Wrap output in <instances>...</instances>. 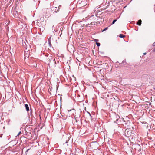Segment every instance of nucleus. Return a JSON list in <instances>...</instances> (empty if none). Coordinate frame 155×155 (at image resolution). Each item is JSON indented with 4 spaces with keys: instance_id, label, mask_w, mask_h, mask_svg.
I'll return each instance as SVG.
<instances>
[{
    "instance_id": "f257e3e1",
    "label": "nucleus",
    "mask_w": 155,
    "mask_h": 155,
    "mask_svg": "<svg viewBox=\"0 0 155 155\" xmlns=\"http://www.w3.org/2000/svg\"><path fill=\"white\" fill-rule=\"evenodd\" d=\"M125 135L127 137H130L131 136V132L130 130L129 131L128 129H126L125 131Z\"/></svg>"
},
{
    "instance_id": "f03ea898",
    "label": "nucleus",
    "mask_w": 155,
    "mask_h": 155,
    "mask_svg": "<svg viewBox=\"0 0 155 155\" xmlns=\"http://www.w3.org/2000/svg\"><path fill=\"white\" fill-rule=\"evenodd\" d=\"M50 63L56 64V61L54 58L53 57L50 56L48 58Z\"/></svg>"
},
{
    "instance_id": "7ed1b4c3",
    "label": "nucleus",
    "mask_w": 155,
    "mask_h": 155,
    "mask_svg": "<svg viewBox=\"0 0 155 155\" xmlns=\"http://www.w3.org/2000/svg\"><path fill=\"white\" fill-rule=\"evenodd\" d=\"M61 7L62 6L61 5H59L58 8L57 7H53L52 9H53V10H54L55 12H57L59 11V9H60Z\"/></svg>"
},
{
    "instance_id": "20e7f679",
    "label": "nucleus",
    "mask_w": 155,
    "mask_h": 155,
    "mask_svg": "<svg viewBox=\"0 0 155 155\" xmlns=\"http://www.w3.org/2000/svg\"><path fill=\"white\" fill-rule=\"evenodd\" d=\"M25 106L27 111L28 112L29 111V107L28 105V104H25Z\"/></svg>"
},
{
    "instance_id": "39448f33",
    "label": "nucleus",
    "mask_w": 155,
    "mask_h": 155,
    "mask_svg": "<svg viewBox=\"0 0 155 155\" xmlns=\"http://www.w3.org/2000/svg\"><path fill=\"white\" fill-rule=\"evenodd\" d=\"M36 64L35 62H33L32 64H30L29 65L30 66L32 67H36Z\"/></svg>"
},
{
    "instance_id": "423d86ee",
    "label": "nucleus",
    "mask_w": 155,
    "mask_h": 155,
    "mask_svg": "<svg viewBox=\"0 0 155 155\" xmlns=\"http://www.w3.org/2000/svg\"><path fill=\"white\" fill-rule=\"evenodd\" d=\"M142 22V21L140 19L138 20V22L137 23V24L139 25H141V24Z\"/></svg>"
},
{
    "instance_id": "0eeeda50",
    "label": "nucleus",
    "mask_w": 155,
    "mask_h": 155,
    "mask_svg": "<svg viewBox=\"0 0 155 155\" xmlns=\"http://www.w3.org/2000/svg\"><path fill=\"white\" fill-rule=\"evenodd\" d=\"M85 2V1H82L81 2V6L82 7H83V6H85V5L86 4L84 3Z\"/></svg>"
},
{
    "instance_id": "6e6552de",
    "label": "nucleus",
    "mask_w": 155,
    "mask_h": 155,
    "mask_svg": "<svg viewBox=\"0 0 155 155\" xmlns=\"http://www.w3.org/2000/svg\"><path fill=\"white\" fill-rule=\"evenodd\" d=\"M125 37L124 35L122 34H120L119 35V37L121 38H124Z\"/></svg>"
},
{
    "instance_id": "1a4fd4ad",
    "label": "nucleus",
    "mask_w": 155,
    "mask_h": 155,
    "mask_svg": "<svg viewBox=\"0 0 155 155\" xmlns=\"http://www.w3.org/2000/svg\"><path fill=\"white\" fill-rule=\"evenodd\" d=\"M116 118H117V120H116V121H115V122L117 123V121L118 120V119L119 118V116H116Z\"/></svg>"
},
{
    "instance_id": "9d476101",
    "label": "nucleus",
    "mask_w": 155,
    "mask_h": 155,
    "mask_svg": "<svg viewBox=\"0 0 155 155\" xmlns=\"http://www.w3.org/2000/svg\"><path fill=\"white\" fill-rule=\"evenodd\" d=\"M122 63H123V64H124V65H126L127 64V63L126 62L125 60H124L123 61Z\"/></svg>"
},
{
    "instance_id": "9b49d317",
    "label": "nucleus",
    "mask_w": 155,
    "mask_h": 155,
    "mask_svg": "<svg viewBox=\"0 0 155 155\" xmlns=\"http://www.w3.org/2000/svg\"><path fill=\"white\" fill-rule=\"evenodd\" d=\"M108 29V27H106V28H105L102 31V32H103V31H105L107 30V29Z\"/></svg>"
},
{
    "instance_id": "f8f14e48",
    "label": "nucleus",
    "mask_w": 155,
    "mask_h": 155,
    "mask_svg": "<svg viewBox=\"0 0 155 155\" xmlns=\"http://www.w3.org/2000/svg\"><path fill=\"white\" fill-rule=\"evenodd\" d=\"M116 21H117V20H116V19L114 20L112 22V24H114L116 22Z\"/></svg>"
},
{
    "instance_id": "ddd939ff",
    "label": "nucleus",
    "mask_w": 155,
    "mask_h": 155,
    "mask_svg": "<svg viewBox=\"0 0 155 155\" xmlns=\"http://www.w3.org/2000/svg\"><path fill=\"white\" fill-rule=\"evenodd\" d=\"M96 45L97 46H99L100 45V44L99 43L96 42Z\"/></svg>"
},
{
    "instance_id": "4468645a",
    "label": "nucleus",
    "mask_w": 155,
    "mask_h": 155,
    "mask_svg": "<svg viewBox=\"0 0 155 155\" xmlns=\"http://www.w3.org/2000/svg\"><path fill=\"white\" fill-rule=\"evenodd\" d=\"M48 44H49V47L51 48V42H48Z\"/></svg>"
},
{
    "instance_id": "2eb2a0df",
    "label": "nucleus",
    "mask_w": 155,
    "mask_h": 155,
    "mask_svg": "<svg viewBox=\"0 0 155 155\" xmlns=\"http://www.w3.org/2000/svg\"><path fill=\"white\" fill-rule=\"evenodd\" d=\"M51 37H50L48 38V42H51Z\"/></svg>"
},
{
    "instance_id": "dca6fc26",
    "label": "nucleus",
    "mask_w": 155,
    "mask_h": 155,
    "mask_svg": "<svg viewBox=\"0 0 155 155\" xmlns=\"http://www.w3.org/2000/svg\"><path fill=\"white\" fill-rule=\"evenodd\" d=\"M75 119L76 120V121L77 123L79 121V120L78 119H77L75 118Z\"/></svg>"
},
{
    "instance_id": "f3484780",
    "label": "nucleus",
    "mask_w": 155,
    "mask_h": 155,
    "mask_svg": "<svg viewBox=\"0 0 155 155\" xmlns=\"http://www.w3.org/2000/svg\"><path fill=\"white\" fill-rule=\"evenodd\" d=\"M94 41H95L96 42H97L98 41V40L97 39H94Z\"/></svg>"
},
{
    "instance_id": "a211bd4d",
    "label": "nucleus",
    "mask_w": 155,
    "mask_h": 155,
    "mask_svg": "<svg viewBox=\"0 0 155 155\" xmlns=\"http://www.w3.org/2000/svg\"><path fill=\"white\" fill-rule=\"evenodd\" d=\"M24 56H25V57H27V54H25V53H24Z\"/></svg>"
},
{
    "instance_id": "6ab92c4d",
    "label": "nucleus",
    "mask_w": 155,
    "mask_h": 155,
    "mask_svg": "<svg viewBox=\"0 0 155 155\" xmlns=\"http://www.w3.org/2000/svg\"><path fill=\"white\" fill-rule=\"evenodd\" d=\"M153 46H155V42L153 43L152 45Z\"/></svg>"
},
{
    "instance_id": "aec40b11",
    "label": "nucleus",
    "mask_w": 155,
    "mask_h": 155,
    "mask_svg": "<svg viewBox=\"0 0 155 155\" xmlns=\"http://www.w3.org/2000/svg\"><path fill=\"white\" fill-rule=\"evenodd\" d=\"M21 133V131H20L19 133H18V135H17V136H18Z\"/></svg>"
},
{
    "instance_id": "412c9836",
    "label": "nucleus",
    "mask_w": 155,
    "mask_h": 155,
    "mask_svg": "<svg viewBox=\"0 0 155 155\" xmlns=\"http://www.w3.org/2000/svg\"><path fill=\"white\" fill-rule=\"evenodd\" d=\"M153 52H155V49H153Z\"/></svg>"
},
{
    "instance_id": "4be33fe9",
    "label": "nucleus",
    "mask_w": 155,
    "mask_h": 155,
    "mask_svg": "<svg viewBox=\"0 0 155 155\" xmlns=\"http://www.w3.org/2000/svg\"><path fill=\"white\" fill-rule=\"evenodd\" d=\"M146 54V53H143V54L144 55H145Z\"/></svg>"
},
{
    "instance_id": "5701e85b",
    "label": "nucleus",
    "mask_w": 155,
    "mask_h": 155,
    "mask_svg": "<svg viewBox=\"0 0 155 155\" xmlns=\"http://www.w3.org/2000/svg\"><path fill=\"white\" fill-rule=\"evenodd\" d=\"M29 150V149H28L26 150V152H27L28 151V150Z\"/></svg>"
},
{
    "instance_id": "b1692460",
    "label": "nucleus",
    "mask_w": 155,
    "mask_h": 155,
    "mask_svg": "<svg viewBox=\"0 0 155 155\" xmlns=\"http://www.w3.org/2000/svg\"><path fill=\"white\" fill-rule=\"evenodd\" d=\"M64 138H65V137L67 138V136H64Z\"/></svg>"
},
{
    "instance_id": "393cba45",
    "label": "nucleus",
    "mask_w": 155,
    "mask_h": 155,
    "mask_svg": "<svg viewBox=\"0 0 155 155\" xmlns=\"http://www.w3.org/2000/svg\"><path fill=\"white\" fill-rule=\"evenodd\" d=\"M89 115L91 117V114H90L89 113Z\"/></svg>"
},
{
    "instance_id": "a878e982",
    "label": "nucleus",
    "mask_w": 155,
    "mask_h": 155,
    "mask_svg": "<svg viewBox=\"0 0 155 155\" xmlns=\"http://www.w3.org/2000/svg\"><path fill=\"white\" fill-rule=\"evenodd\" d=\"M68 142V141H66V142L65 143H67Z\"/></svg>"
},
{
    "instance_id": "bb28decb",
    "label": "nucleus",
    "mask_w": 155,
    "mask_h": 155,
    "mask_svg": "<svg viewBox=\"0 0 155 155\" xmlns=\"http://www.w3.org/2000/svg\"><path fill=\"white\" fill-rule=\"evenodd\" d=\"M80 121L81 122V120H80Z\"/></svg>"
}]
</instances>
